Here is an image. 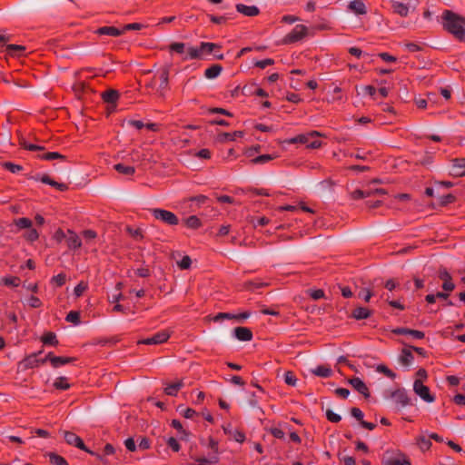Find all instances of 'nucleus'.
I'll list each match as a JSON object with an SVG mask.
<instances>
[{
    "mask_svg": "<svg viewBox=\"0 0 465 465\" xmlns=\"http://www.w3.org/2000/svg\"><path fill=\"white\" fill-rule=\"evenodd\" d=\"M222 71H223L222 65L215 64L211 65L210 67H208L205 70L204 76L207 79L213 80V79L217 78L220 75V74L222 73Z\"/></svg>",
    "mask_w": 465,
    "mask_h": 465,
    "instance_id": "nucleus-24",
    "label": "nucleus"
},
{
    "mask_svg": "<svg viewBox=\"0 0 465 465\" xmlns=\"http://www.w3.org/2000/svg\"><path fill=\"white\" fill-rule=\"evenodd\" d=\"M386 465H411V461L401 454L399 458H393L386 461Z\"/></svg>",
    "mask_w": 465,
    "mask_h": 465,
    "instance_id": "nucleus-36",
    "label": "nucleus"
},
{
    "mask_svg": "<svg viewBox=\"0 0 465 465\" xmlns=\"http://www.w3.org/2000/svg\"><path fill=\"white\" fill-rule=\"evenodd\" d=\"M53 237L57 242H61L64 239H66L67 232L65 233L63 230L58 229L55 231Z\"/></svg>",
    "mask_w": 465,
    "mask_h": 465,
    "instance_id": "nucleus-64",
    "label": "nucleus"
},
{
    "mask_svg": "<svg viewBox=\"0 0 465 465\" xmlns=\"http://www.w3.org/2000/svg\"><path fill=\"white\" fill-rule=\"evenodd\" d=\"M376 371L378 372L385 374L388 378H390L391 380L396 378V374L391 370H390L387 366H385L383 364L377 365Z\"/></svg>",
    "mask_w": 465,
    "mask_h": 465,
    "instance_id": "nucleus-40",
    "label": "nucleus"
},
{
    "mask_svg": "<svg viewBox=\"0 0 465 465\" xmlns=\"http://www.w3.org/2000/svg\"><path fill=\"white\" fill-rule=\"evenodd\" d=\"M331 186L332 183L331 181H323L317 185V191L320 194L325 195Z\"/></svg>",
    "mask_w": 465,
    "mask_h": 465,
    "instance_id": "nucleus-42",
    "label": "nucleus"
},
{
    "mask_svg": "<svg viewBox=\"0 0 465 465\" xmlns=\"http://www.w3.org/2000/svg\"><path fill=\"white\" fill-rule=\"evenodd\" d=\"M28 306L31 308H39L42 306V302L36 296H30L26 301Z\"/></svg>",
    "mask_w": 465,
    "mask_h": 465,
    "instance_id": "nucleus-56",
    "label": "nucleus"
},
{
    "mask_svg": "<svg viewBox=\"0 0 465 465\" xmlns=\"http://www.w3.org/2000/svg\"><path fill=\"white\" fill-rule=\"evenodd\" d=\"M439 278L443 282L442 289L446 292H452L455 288L454 283L451 281V276L446 268H440L439 270Z\"/></svg>",
    "mask_w": 465,
    "mask_h": 465,
    "instance_id": "nucleus-11",
    "label": "nucleus"
},
{
    "mask_svg": "<svg viewBox=\"0 0 465 465\" xmlns=\"http://www.w3.org/2000/svg\"><path fill=\"white\" fill-rule=\"evenodd\" d=\"M25 237L27 241L35 242L38 239L39 234L36 230L31 229L25 233Z\"/></svg>",
    "mask_w": 465,
    "mask_h": 465,
    "instance_id": "nucleus-61",
    "label": "nucleus"
},
{
    "mask_svg": "<svg viewBox=\"0 0 465 465\" xmlns=\"http://www.w3.org/2000/svg\"><path fill=\"white\" fill-rule=\"evenodd\" d=\"M126 231L129 232V234L134 237L135 240H141L143 239V233H142V231L137 228V229H133L131 227H127L126 228Z\"/></svg>",
    "mask_w": 465,
    "mask_h": 465,
    "instance_id": "nucleus-59",
    "label": "nucleus"
},
{
    "mask_svg": "<svg viewBox=\"0 0 465 465\" xmlns=\"http://www.w3.org/2000/svg\"><path fill=\"white\" fill-rule=\"evenodd\" d=\"M234 336L242 341H250L252 339V332L249 328L237 327L233 330Z\"/></svg>",
    "mask_w": 465,
    "mask_h": 465,
    "instance_id": "nucleus-16",
    "label": "nucleus"
},
{
    "mask_svg": "<svg viewBox=\"0 0 465 465\" xmlns=\"http://www.w3.org/2000/svg\"><path fill=\"white\" fill-rule=\"evenodd\" d=\"M450 173L452 175L460 177L465 174V158H458L452 161Z\"/></svg>",
    "mask_w": 465,
    "mask_h": 465,
    "instance_id": "nucleus-14",
    "label": "nucleus"
},
{
    "mask_svg": "<svg viewBox=\"0 0 465 465\" xmlns=\"http://www.w3.org/2000/svg\"><path fill=\"white\" fill-rule=\"evenodd\" d=\"M88 288L86 282H80L74 290V293L76 297H80Z\"/></svg>",
    "mask_w": 465,
    "mask_h": 465,
    "instance_id": "nucleus-49",
    "label": "nucleus"
},
{
    "mask_svg": "<svg viewBox=\"0 0 465 465\" xmlns=\"http://www.w3.org/2000/svg\"><path fill=\"white\" fill-rule=\"evenodd\" d=\"M74 359L71 357H59L54 356L52 353H48L45 359L42 361V363H44L45 361H49L54 368H58L62 365L74 361Z\"/></svg>",
    "mask_w": 465,
    "mask_h": 465,
    "instance_id": "nucleus-12",
    "label": "nucleus"
},
{
    "mask_svg": "<svg viewBox=\"0 0 465 465\" xmlns=\"http://www.w3.org/2000/svg\"><path fill=\"white\" fill-rule=\"evenodd\" d=\"M326 416H327V419L331 421V422H338L341 420V416L337 413H335L334 411H332L331 410H327L326 411Z\"/></svg>",
    "mask_w": 465,
    "mask_h": 465,
    "instance_id": "nucleus-60",
    "label": "nucleus"
},
{
    "mask_svg": "<svg viewBox=\"0 0 465 465\" xmlns=\"http://www.w3.org/2000/svg\"><path fill=\"white\" fill-rule=\"evenodd\" d=\"M235 441L243 442L245 440V435L240 430H233L230 435Z\"/></svg>",
    "mask_w": 465,
    "mask_h": 465,
    "instance_id": "nucleus-62",
    "label": "nucleus"
},
{
    "mask_svg": "<svg viewBox=\"0 0 465 465\" xmlns=\"http://www.w3.org/2000/svg\"><path fill=\"white\" fill-rule=\"evenodd\" d=\"M417 444L419 445L420 449L422 451L428 450L431 446L430 440L429 439H426L425 437L418 438Z\"/></svg>",
    "mask_w": 465,
    "mask_h": 465,
    "instance_id": "nucleus-48",
    "label": "nucleus"
},
{
    "mask_svg": "<svg viewBox=\"0 0 465 465\" xmlns=\"http://www.w3.org/2000/svg\"><path fill=\"white\" fill-rule=\"evenodd\" d=\"M15 223L17 227H19L21 229L30 228L32 225V222L28 218H19L15 221Z\"/></svg>",
    "mask_w": 465,
    "mask_h": 465,
    "instance_id": "nucleus-54",
    "label": "nucleus"
},
{
    "mask_svg": "<svg viewBox=\"0 0 465 465\" xmlns=\"http://www.w3.org/2000/svg\"><path fill=\"white\" fill-rule=\"evenodd\" d=\"M54 387L57 390H68L70 388V383L66 377H58L54 380L53 383Z\"/></svg>",
    "mask_w": 465,
    "mask_h": 465,
    "instance_id": "nucleus-34",
    "label": "nucleus"
},
{
    "mask_svg": "<svg viewBox=\"0 0 465 465\" xmlns=\"http://www.w3.org/2000/svg\"><path fill=\"white\" fill-rule=\"evenodd\" d=\"M224 319H227V320L236 319V315L232 314V313L220 312L213 317L214 322H219V321L224 320Z\"/></svg>",
    "mask_w": 465,
    "mask_h": 465,
    "instance_id": "nucleus-58",
    "label": "nucleus"
},
{
    "mask_svg": "<svg viewBox=\"0 0 465 465\" xmlns=\"http://www.w3.org/2000/svg\"><path fill=\"white\" fill-rule=\"evenodd\" d=\"M348 8L356 15H365L367 13L366 6L361 0L350 2Z\"/></svg>",
    "mask_w": 465,
    "mask_h": 465,
    "instance_id": "nucleus-21",
    "label": "nucleus"
},
{
    "mask_svg": "<svg viewBox=\"0 0 465 465\" xmlns=\"http://www.w3.org/2000/svg\"><path fill=\"white\" fill-rule=\"evenodd\" d=\"M42 341L45 344H52V345H57L58 341L56 340V336L53 332H47L42 337Z\"/></svg>",
    "mask_w": 465,
    "mask_h": 465,
    "instance_id": "nucleus-44",
    "label": "nucleus"
},
{
    "mask_svg": "<svg viewBox=\"0 0 465 465\" xmlns=\"http://www.w3.org/2000/svg\"><path fill=\"white\" fill-rule=\"evenodd\" d=\"M391 7L393 10L394 13L398 14L399 15L405 17L409 15L411 10H414L415 6H411L410 5L401 3L400 1L391 0L390 2Z\"/></svg>",
    "mask_w": 465,
    "mask_h": 465,
    "instance_id": "nucleus-8",
    "label": "nucleus"
},
{
    "mask_svg": "<svg viewBox=\"0 0 465 465\" xmlns=\"http://www.w3.org/2000/svg\"><path fill=\"white\" fill-rule=\"evenodd\" d=\"M284 381L286 384L290 385V386H296L297 385V378L295 377V375L293 374V372L292 371H286L284 373Z\"/></svg>",
    "mask_w": 465,
    "mask_h": 465,
    "instance_id": "nucleus-47",
    "label": "nucleus"
},
{
    "mask_svg": "<svg viewBox=\"0 0 465 465\" xmlns=\"http://www.w3.org/2000/svg\"><path fill=\"white\" fill-rule=\"evenodd\" d=\"M319 136V133L316 131L311 132L307 134H299L293 138H291L287 141L289 143H302L306 144L309 148H318L321 146V142L319 140H312L314 137Z\"/></svg>",
    "mask_w": 465,
    "mask_h": 465,
    "instance_id": "nucleus-2",
    "label": "nucleus"
},
{
    "mask_svg": "<svg viewBox=\"0 0 465 465\" xmlns=\"http://www.w3.org/2000/svg\"><path fill=\"white\" fill-rule=\"evenodd\" d=\"M114 169L120 173H123V174H125V175H132L134 173V168L132 167V166H127V165H124L123 163H117L114 165Z\"/></svg>",
    "mask_w": 465,
    "mask_h": 465,
    "instance_id": "nucleus-38",
    "label": "nucleus"
},
{
    "mask_svg": "<svg viewBox=\"0 0 465 465\" xmlns=\"http://www.w3.org/2000/svg\"><path fill=\"white\" fill-rule=\"evenodd\" d=\"M385 192L382 189L373 190L371 188L364 190H355L351 193L352 200L359 201L370 197L372 194H382Z\"/></svg>",
    "mask_w": 465,
    "mask_h": 465,
    "instance_id": "nucleus-10",
    "label": "nucleus"
},
{
    "mask_svg": "<svg viewBox=\"0 0 465 465\" xmlns=\"http://www.w3.org/2000/svg\"><path fill=\"white\" fill-rule=\"evenodd\" d=\"M185 224L192 229H197L201 226V221L196 216H190L185 219Z\"/></svg>",
    "mask_w": 465,
    "mask_h": 465,
    "instance_id": "nucleus-43",
    "label": "nucleus"
},
{
    "mask_svg": "<svg viewBox=\"0 0 465 465\" xmlns=\"http://www.w3.org/2000/svg\"><path fill=\"white\" fill-rule=\"evenodd\" d=\"M243 135V132L242 131H235L234 133H222L218 136V140L220 142H226L228 140L233 141L236 137H242Z\"/></svg>",
    "mask_w": 465,
    "mask_h": 465,
    "instance_id": "nucleus-30",
    "label": "nucleus"
},
{
    "mask_svg": "<svg viewBox=\"0 0 465 465\" xmlns=\"http://www.w3.org/2000/svg\"><path fill=\"white\" fill-rule=\"evenodd\" d=\"M311 371L313 375L322 377V378H328V377L331 376V374H332L331 369L327 365L317 366L315 369H312Z\"/></svg>",
    "mask_w": 465,
    "mask_h": 465,
    "instance_id": "nucleus-26",
    "label": "nucleus"
},
{
    "mask_svg": "<svg viewBox=\"0 0 465 465\" xmlns=\"http://www.w3.org/2000/svg\"><path fill=\"white\" fill-rule=\"evenodd\" d=\"M21 145L27 149V150H30V151H43L45 150V147L39 145V144H35V143H29L28 141H26L25 139H22L21 140Z\"/></svg>",
    "mask_w": 465,
    "mask_h": 465,
    "instance_id": "nucleus-46",
    "label": "nucleus"
},
{
    "mask_svg": "<svg viewBox=\"0 0 465 465\" xmlns=\"http://www.w3.org/2000/svg\"><path fill=\"white\" fill-rule=\"evenodd\" d=\"M66 242L69 249L75 250L82 246L79 236L72 230L67 231Z\"/></svg>",
    "mask_w": 465,
    "mask_h": 465,
    "instance_id": "nucleus-17",
    "label": "nucleus"
},
{
    "mask_svg": "<svg viewBox=\"0 0 465 465\" xmlns=\"http://www.w3.org/2000/svg\"><path fill=\"white\" fill-rule=\"evenodd\" d=\"M280 211L281 212L287 211V212H294V213L305 212V213H313L315 212L309 205H283L280 208Z\"/></svg>",
    "mask_w": 465,
    "mask_h": 465,
    "instance_id": "nucleus-22",
    "label": "nucleus"
},
{
    "mask_svg": "<svg viewBox=\"0 0 465 465\" xmlns=\"http://www.w3.org/2000/svg\"><path fill=\"white\" fill-rule=\"evenodd\" d=\"M102 97L105 103L113 104L114 107V104L119 97V93L116 90L109 89L102 94ZM114 108H112L113 110Z\"/></svg>",
    "mask_w": 465,
    "mask_h": 465,
    "instance_id": "nucleus-25",
    "label": "nucleus"
},
{
    "mask_svg": "<svg viewBox=\"0 0 465 465\" xmlns=\"http://www.w3.org/2000/svg\"><path fill=\"white\" fill-rule=\"evenodd\" d=\"M66 321L72 322L74 324H79L80 322V313L75 311L70 312L66 316Z\"/></svg>",
    "mask_w": 465,
    "mask_h": 465,
    "instance_id": "nucleus-53",
    "label": "nucleus"
},
{
    "mask_svg": "<svg viewBox=\"0 0 465 465\" xmlns=\"http://www.w3.org/2000/svg\"><path fill=\"white\" fill-rule=\"evenodd\" d=\"M450 186V182H440L436 183V191L438 193V199L440 200V203H450L452 202L460 201L461 199L457 196L454 193H440V189L443 187Z\"/></svg>",
    "mask_w": 465,
    "mask_h": 465,
    "instance_id": "nucleus-3",
    "label": "nucleus"
},
{
    "mask_svg": "<svg viewBox=\"0 0 465 465\" xmlns=\"http://www.w3.org/2000/svg\"><path fill=\"white\" fill-rule=\"evenodd\" d=\"M177 264L180 269L187 270L191 267L192 260L188 255H185L182 258L181 261L177 262Z\"/></svg>",
    "mask_w": 465,
    "mask_h": 465,
    "instance_id": "nucleus-52",
    "label": "nucleus"
},
{
    "mask_svg": "<svg viewBox=\"0 0 465 465\" xmlns=\"http://www.w3.org/2000/svg\"><path fill=\"white\" fill-rule=\"evenodd\" d=\"M308 29L306 26L302 25H296L292 31L286 35L284 39V43H294L302 38H303L307 35Z\"/></svg>",
    "mask_w": 465,
    "mask_h": 465,
    "instance_id": "nucleus-6",
    "label": "nucleus"
},
{
    "mask_svg": "<svg viewBox=\"0 0 465 465\" xmlns=\"http://www.w3.org/2000/svg\"><path fill=\"white\" fill-rule=\"evenodd\" d=\"M188 56L190 59H200L202 58V51L199 48L195 47H188L187 48Z\"/></svg>",
    "mask_w": 465,
    "mask_h": 465,
    "instance_id": "nucleus-50",
    "label": "nucleus"
},
{
    "mask_svg": "<svg viewBox=\"0 0 465 465\" xmlns=\"http://www.w3.org/2000/svg\"><path fill=\"white\" fill-rule=\"evenodd\" d=\"M350 384L365 398L370 397L369 390L363 381L358 377L352 378L349 381Z\"/></svg>",
    "mask_w": 465,
    "mask_h": 465,
    "instance_id": "nucleus-15",
    "label": "nucleus"
},
{
    "mask_svg": "<svg viewBox=\"0 0 465 465\" xmlns=\"http://www.w3.org/2000/svg\"><path fill=\"white\" fill-rule=\"evenodd\" d=\"M177 411L186 419H193L197 414L194 410L191 408H184L183 405L178 406Z\"/></svg>",
    "mask_w": 465,
    "mask_h": 465,
    "instance_id": "nucleus-39",
    "label": "nucleus"
},
{
    "mask_svg": "<svg viewBox=\"0 0 465 465\" xmlns=\"http://www.w3.org/2000/svg\"><path fill=\"white\" fill-rule=\"evenodd\" d=\"M276 157H277V155L262 154V155H260V156L254 158L252 162L256 164H263Z\"/></svg>",
    "mask_w": 465,
    "mask_h": 465,
    "instance_id": "nucleus-45",
    "label": "nucleus"
},
{
    "mask_svg": "<svg viewBox=\"0 0 465 465\" xmlns=\"http://www.w3.org/2000/svg\"><path fill=\"white\" fill-rule=\"evenodd\" d=\"M170 338V333L167 331H162L160 332L155 333L150 338L143 339L138 341L139 344H146V345H156L162 344L168 341Z\"/></svg>",
    "mask_w": 465,
    "mask_h": 465,
    "instance_id": "nucleus-5",
    "label": "nucleus"
},
{
    "mask_svg": "<svg viewBox=\"0 0 465 465\" xmlns=\"http://www.w3.org/2000/svg\"><path fill=\"white\" fill-rule=\"evenodd\" d=\"M371 315V311L364 307H357L352 312V317L356 320L367 319Z\"/></svg>",
    "mask_w": 465,
    "mask_h": 465,
    "instance_id": "nucleus-28",
    "label": "nucleus"
},
{
    "mask_svg": "<svg viewBox=\"0 0 465 465\" xmlns=\"http://www.w3.org/2000/svg\"><path fill=\"white\" fill-rule=\"evenodd\" d=\"M271 433L277 439H284L285 433L283 430L278 427L271 428L270 429Z\"/></svg>",
    "mask_w": 465,
    "mask_h": 465,
    "instance_id": "nucleus-63",
    "label": "nucleus"
},
{
    "mask_svg": "<svg viewBox=\"0 0 465 465\" xmlns=\"http://www.w3.org/2000/svg\"><path fill=\"white\" fill-rule=\"evenodd\" d=\"M50 460L52 463L55 465H68L66 460L63 457L54 453L50 454Z\"/></svg>",
    "mask_w": 465,
    "mask_h": 465,
    "instance_id": "nucleus-55",
    "label": "nucleus"
},
{
    "mask_svg": "<svg viewBox=\"0 0 465 465\" xmlns=\"http://www.w3.org/2000/svg\"><path fill=\"white\" fill-rule=\"evenodd\" d=\"M63 434H64V438L65 441L68 444L74 445V446L79 448L82 450H84L86 452H89V453L93 454V452L90 451L85 447V445H84V441L82 440V439L80 437H78L76 434H74L73 432H70V431H63Z\"/></svg>",
    "mask_w": 465,
    "mask_h": 465,
    "instance_id": "nucleus-7",
    "label": "nucleus"
},
{
    "mask_svg": "<svg viewBox=\"0 0 465 465\" xmlns=\"http://www.w3.org/2000/svg\"><path fill=\"white\" fill-rule=\"evenodd\" d=\"M194 461H195V463L192 464V465H212V463H216L219 461V457L213 456L210 460H208L204 457H200V458H195Z\"/></svg>",
    "mask_w": 465,
    "mask_h": 465,
    "instance_id": "nucleus-37",
    "label": "nucleus"
},
{
    "mask_svg": "<svg viewBox=\"0 0 465 465\" xmlns=\"http://www.w3.org/2000/svg\"><path fill=\"white\" fill-rule=\"evenodd\" d=\"M391 397L395 401V402L402 407L409 404V398L406 392L402 390H397L391 392Z\"/></svg>",
    "mask_w": 465,
    "mask_h": 465,
    "instance_id": "nucleus-18",
    "label": "nucleus"
},
{
    "mask_svg": "<svg viewBox=\"0 0 465 465\" xmlns=\"http://www.w3.org/2000/svg\"><path fill=\"white\" fill-rule=\"evenodd\" d=\"M205 445L207 446V448L213 450V452L215 454L214 456H218V454L220 453L218 440L210 437L208 438Z\"/></svg>",
    "mask_w": 465,
    "mask_h": 465,
    "instance_id": "nucleus-41",
    "label": "nucleus"
},
{
    "mask_svg": "<svg viewBox=\"0 0 465 465\" xmlns=\"http://www.w3.org/2000/svg\"><path fill=\"white\" fill-rule=\"evenodd\" d=\"M168 75L169 69L167 67L163 68L160 75L161 83L158 88V92H160L161 94H163V92L168 87Z\"/></svg>",
    "mask_w": 465,
    "mask_h": 465,
    "instance_id": "nucleus-29",
    "label": "nucleus"
},
{
    "mask_svg": "<svg viewBox=\"0 0 465 465\" xmlns=\"http://www.w3.org/2000/svg\"><path fill=\"white\" fill-rule=\"evenodd\" d=\"M65 281H66V276L64 273H59V274L54 276L51 280V282L53 283L56 284L57 286L64 285L65 283Z\"/></svg>",
    "mask_w": 465,
    "mask_h": 465,
    "instance_id": "nucleus-57",
    "label": "nucleus"
},
{
    "mask_svg": "<svg viewBox=\"0 0 465 465\" xmlns=\"http://www.w3.org/2000/svg\"><path fill=\"white\" fill-rule=\"evenodd\" d=\"M183 386L182 381H176L174 383L169 384L165 387L164 391L167 395L175 396L178 391Z\"/></svg>",
    "mask_w": 465,
    "mask_h": 465,
    "instance_id": "nucleus-32",
    "label": "nucleus"
},
{
    "mask_svg": "<svg viewBox=\"0 0 465 465\" xmlns=\"http://www.w3.org/2000/svg\"><path fill=\"white\" fill-rule=\"evenodd\" d=\"M442 26L460 41H465V18L458 14L445 10L442 13Z\"/></svg>",
    "mask_w": 465,
    "mask_h": 465,
    "instance_id": "nucleus-1",
    "label": "nucleus"
},
{
    "mask_svg": "<svg viewBox=\"0 0 465 465\" xmlns=\"http://www.w3.org/2000/svg\"><path fill=\"white\" fill-rule=\"evenodd\" d=\"M221 48V46L214 43H207L202 42L200 45V50L202 51V55L206 54H212L214 50Z\"/></svg>",
    "mask_w": 465,
    "mask_h": 465,
    "instance_id": "nucleus-33",
    "label": "nucleus"
},
{
    "mask_svg": "<svg viewBox=\"0 0 465 465\" xmlns=\"http://www.w3.org/2000/svg\"><path fill=\"white\" fill-rule=\"evenodd\" d=\"M153 213L156 219H160L169 224H176L178 222L176 216L169 211L153 209Z\"/></svg>",
    "mask_w": 465,
    "mask_h": 465,
    "instance_id": "nucleus-9",
    "label": "nucleus"
},
{
    "mask_svg": "<svg viewBox=\"0 0 465 465\" xmlns=\"http://www.w3.org/2000/svg\"><path fill=\"white\" fill-rule=\"evenodd\" d=\"M188 201H196V202H204V201H210V202H214V201H219V202H222V203H232V199L227 196V195H221V196H215V197H210L208 195H204V194H196L194 196H192L188 199Z\"/></svg>",
    "mask_w": 465,
    "mask_h": 465,
    "instance_id": "nucleus-13",
    "label": "nucleus"
},
{
    "mask_svg": "<svg viewBox=\"0 0 465 465\" xmlns=\"http://www.w3.org/2000/svg\"><path fill=\"white\" fill-rule=\"evenodd\" d=\"M413 391L425 402L431 403L435 401V397L430 393L429 387L425 386L420 380H415Z\"/></svg>",
    "mask_w": 465,
    "mask_h": 465,
    "instance_id": "nucleus-4",
    "label": "nucleus"
},
{
    "mask_svg": "<svg viewBox=\"0 0 465 465\" xmlns=\"http://www.w3.org/2000/svg\"><path fill=\"white\" fill-rule=\"evenodd\" d=\"M6 51L10 55L20 56L25 51V47L18 45H8Z\"/></svg>",
    "mask_w": 465,
    "mask_h": 465,
    "instance_id": "nucleus-31",
    "label": "nucleus"
},
{
    "mask_svg": "<svg viewBox=\"0 0 465 465\" xmlns=\"http://www.w3.org/2000/svg\"><path fill=\"white\" fill-rule=\"evenodd\" d=\"M19 284L20 279L18 277L10 276L0 278V285L17 287Z\"/></svg>",
    "mask_w": 465,
    "mask_h": 465,
    "instance_id": "nucleus-35",
    "label": "nucleus"
},
{
    "mask_svg": "<svg viewBox=\"0 0 465 465\" xmlns=\"http://www.w3.org/2000/svg\"><path fill=\"white\" fill-rule=\"evenodd\" d=\"M399 361L402 365L409 366L413 361L412 350L410 347H405L402 349L401 355L399 357Z\"/></svg>",
    "mask_w": 465,
    "mask_h": 465,
    "instance_id": "nucleus-19",
    "label": "nucleus"
},
{
    "mask_svg": "<svg viewBox=\"0 0 465 465\" xmlns=\"http://www.w3.org/2000/svg\"><path fill=\"white\" fill-rule=\"evenodd\" d=\"M2 165L13 173H19L20 171L23 170V167L21 165L10 162H5Z\"/></svg>",
    "mask_w": 465,
    "mask_h": 465,
    "instance_id": "nucleus-51",
    "label": "nucleus"
},
{
    "mask_svg": "<svg viewBox=\"0 0 465 465\" xmlns=\"http://www.w3.org/2000/svg\"><path fill=\"white\" fill-rule=\"evenodd\" d=\"M395 334H407L411 335L415 339H423L424 338V332L416 330H411L407 328H397L392 331Z\"/></svg>",
    "mask_w": 465,
    "mask_h": 465,
    "instance_id": "nucleus-23",
    "label": "nucleus"
},
{
    "mask_svg": "<svg viewBox=\"0 0 465 465\" xmlns=\"http://www.w3.org/2000/svg\"><path fill=\"white\" fill-rule=\"evenodd\" d=\"M236 10L247 16H255L259 14V9L255 5H236Z\"/></svg>",
    "mask_w": 465,
    "mask_h": 465,
    "instance_id": "nucleus-20",
    "label": "nucleus"
},
{
    "mask_svg": "<svg viewBox=\"0 0 465 465\" xmlns=\"http://www.w3.org/2000/svg\"><path fill=\"white\" fill-rule=\"evenodd\" d=\"M96 33L99 35L119 36L123 34V31L114 26H103L97 29Z\"/></svg>",
    "mask_w": 465,
    "mask_h": 465,
    "instance_id": "nucleus-27",
    "label": "nucleus"
}]
</instances>
